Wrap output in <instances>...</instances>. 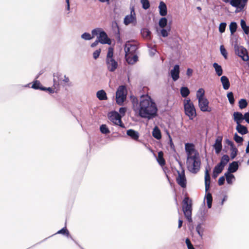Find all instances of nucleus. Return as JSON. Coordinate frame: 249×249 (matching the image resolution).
<instances>
[{
    "label": "nucleus",
    "instance_id": "nucleus-1",
    "mask_svg": "<svg viewBox=\"0 0 249 249\" xmlns=\"http://www.w3.org/2000/svg\"><path fill=\"white\" fill-rule=\"evenodd\" d=\"M133 109L137 116L148 121L153 120L158 115V108L155 101L148 94H142L140 99L134 95L130 96Z\"/></svg>",
    "mask_w": 249,
    "mask_h": 249
},
{
    "label": "nucleus",
    "instance_id": "nucleus-2",
    "mask_svg": "<svg viewBox=\"0 0 249 249\" xmlns=\"http://www.w3.org/2000/svg\"><path fill=\"white\" fill-rule=\"evenodd\" d=\"M210 169V165L208 162L205 167L204 182L205 188V195L204 196V203L205 200H206L208 208L210 209L212 207L213 197L211 193L208 191L210 185L211 177L209 174V170Z\"/></svg>",
    "mask_w": 249,
    "mask_h": 249
},
{
    "label": "nucleus",
    "instance_id": "nucleus-3",
    "mask_svg": "<svg viewBox=\"0 0 249 249\" xmlns=\"http://www.w3.org/2000/svg\"><path fill=\"white\" fill-rule=\"evenodd\" d=\"M201 160L198 152L191 156H187L186 165L187 169L192 173L196 174L200 170Z\"/></svg>",
    "mask_w": 249,
    "mask_h": 249
},
{
    "label": "nucleus",
    "instance_id": "nucleus-4",
    "mask_svg": "<svg viewBox=\"0 0 249 249\" xmlns=\"http://www.w3.org/2000/svg\"><path fill=\"white\" fill-rule=\"evenodd\" d=\"M105 62L107 69L110 72H114L118 67V63L114 56V48L112 47L108 48Z\"/></svg>",
    "mask_w": 249,
    "mask_h": 249
},
{
    "label": "nucleus",
    "instance_id": "nucleus-5",
    "mask_svg": "<svg viewBox=\"0 0 249 249\" xmlns=\"http://www.w3.org/2000/svg\"><path fill=\"white\" fill-rule=\"evenodd\" d=\"M116 103L119 106L124 105L125 99L126 98L127 89L125 85L119 86L115 93Z\"/></svg>",
    "mask_w": 249,
    "mask_h": 249
},
{
    "label": "nucleus",
    "instance_id": "nucleus-6",
    "mask_svg": "<svg viewBox=\"0 0 249 249\" xmlns=\"http://www.w3.org/2000/svg\"><path fill=\"white\" fill-rule=\"evenodd\" d=\"M183 103L185 115L189 117L190 120H193L196 116V108L193 103L190 99H184Z\"/></svg>",
    "mask_w": 249,
    "mask_h": 249
},
{
    "label": "nucleus",
    "instance_id": "nucleus-7",
    "mask_svg": "<svg viewBox=\"0 0 249 249\" xmlns=\"http://www.w3.org/2000/svg\"><path fill=\"white\" fill-rule=\"evenodd\" d=\"M108 119L114 125H119L121 127L125 128L124 124L122 121L120 115L116 111L109 112L107 114Z\"/></svg>",
    "mask_w": 249,
    "mask_h": 249
},
{
    "label": "nucleus",
    "instance_id": "nucleus-8",
    "mask_svg": "<svg viewBox=\"0 0 249 249\" xmlns=\"http://www.w3.org/2000/svg\"><path fill=\"white\" fill-rule=\"evenodd\" d=\"M182 211L185 217L189 223H192V206L191 202L189 203L187 200L184 199L182 201Z\"/></svg>",
    "mask_w": 249,
    "mask_h": 249
},
{
    "label": "nucleus",
    "instance_id": "nucleus-9",
    "mask_svg": "<svg viewBox=\"0 0 249 249\" xmlns=\"http://www.w3.org/2000/svg\"><path fill=\"white\" fill-rule=\"evenodd\" d=\"M234 48L235 54L240 57L243 61H246L249 59V56L247 53V50L237 43L234 44Z\"/></svg>",
    "mask_w": 249,
    "mask_h": 249
},
{
    "label": "nucleus",
    "instance_id": "nucleus-10",
    "mask_svg": "<svg viewBox=\"0 0 249 249\" xmlns=\"http://www.w3.org/2000/svg\"><path fill=\"white\" fill-rule=\"evenodd\" d=\"M178 176L176 178V181L178 184L182 188H185L187 185V180L185 175V170H182L181 172L177 170Z\"/></svg>",
    "mask_w": 249,
    "mask_h": 249
},
{
    "label": "nucleus",
    "instance_id": "nucleus-11",
    "mask_svg": "<svg viewBox=\"0 0 249 249\" xmlns=\"http://www.w3.org/2000/svg\"><path fill=\"white\" fill-rule=\"evenodd\" d=\"M198 101V107L201 111L208 112L212 111L211 107H209V102L206 97H204V98L199 99Z\"/></svg>",
    "mask_w": 249,
    "mask_h": 249
},
{
    "label": "nucleus",
    "instance_id": "nucleus-12",
    "mask_svg": "<svg viewBox=\"0 0 249 249\" xmlns=\"http://www.w3.org/2000/svg\"><path fill=\"white\" fill-rule=\"evenodd\" d=\"M131 23L134 24L137 23L136 17L133 7L131 10V14L125 16L124 19V23L125 25H128Z\"/></svg>",
    "mask_w": 249,
    "mask_h": 249
},
{
    "label": "nucleus",
    "instance_id": "nucleus-13",
    "mask_svg": "<svg viewBox=\"0 0 249 249\" xmlns=\"http://www.w3.org/2000/svg\"><path fill=\"white\" fill-rule=\"evenodd\" d=\"M223 137L218 136L215 140L214 143L213 145V147L214 149L215 153L218 154L222 149V142Z\"/></svg>",
    "mask_w": 249,
    "mask_h": 249
},
{
    "label": "nucleus",
    "instance_id": "nucleus-14",
    "mask_svg": "<svg viewBox=\"0 0 249 249\" xmlns=\"http://www.w3.org/2000/svg\"><path fill=\"white\" fill-rule=\"evenodd\" d=\"M170 75L173 81H177L179 78V65L176 64L170 71Z\"/></svg>",
    "mask_w": 249,
    "mask_h": 249
},
{
    "label": "nucleus",
    "instance_id": "nucleus-15",
    "mask_svg": "<svg viewBox=\"0 0 249 249\" xmlns=\"http://www.w3.org/2000/svg\"><path fill=\"white\" fill-rule=\"evenodd\" d=\"M240 164L241 162L239 160L232 161L229 163L226 172L231 173V174L236 172L238 170Z\"/></svg>",
    "mask_w": 249,
    "mask_h": 249
},
{
    "label": "nucleus",
    "instance_id": "nucleus-16",
    "mask_svg": "<svg viewBox=\"0 0 249 249\" xmlns=\"http://www.w3.org/2000/svg\"><path fill=\"white\" fill-rule=\"evenodd\" d=\"M185 151L187 154V156H191V154L195 155L196 152H198L195 148L194 143L191 142H187L185 144Z\"/></svg>",
    "mask_w": 249,
    "mask_h": 249
},
{
    "label": "nucleus",
    "instance_id": "nucleus-17",
    "mask_svg": "<svg viewBox=\"0 0 249 249\" xmlns=\"http://www.w3.org/2000/svg\"><path fill=\"white\" fill-rule=\"evenodd\" d=\"M141 34L143 39L150 41L152 39L153 35L149 28L147 27L142 28L141 30Z\"/></svg>",
    "mask_w": 249,
    "mask_h": 249
},
{
    "label": "nucleus",
    "instance_id": "nucleus-18",
    "mask_svg": "<svg viewBox=\"0 0 249 249\" xmlns=\"http://www.w3.org/2000/svg\"><path fill=\"white\" fill-rule=\"evenodd\" d=\"M97 39L100 40L99 42L102 44H107L108 45H110L111 43L110 39L108 37L107 34L104 30L102 32Z\"/></svg>",
    "mask_w": 249,
    "mask_h": 249
},
{
    "label": "nucleus",
    "instance_id": "nucleus-19",
    "mask_svg": "<svg viewBox=\"0 0 249 249\" xmlns=\"http://www.w3.org/2000/svg\"><path fill=\"white\" fill-rule=\"evenodd\" d=\"M248 1V0H237V6H236L234 13L237 14L244 11L246 8Z\"/></svg>",
    "mask_w": 249,
    "mask_h": 249
},
{
    "label": "nucleus",
    "instance_id": "nucleus-20",
    "mask_svg": "<svg viewBox=\"0 0 249 249\" xmlns=\"http://www.w3.org/2000/svg\"><path fill=\"white\" fill-rule=\"evenodd\" d=\"M57 234H60L66 236L68 238H71V240H72L75 244H77V242L75 241L70 234V232L69 230L67 229L66 226L62 228L61 229L55 233L53 234L52 235L53 236Z\"/></svg>",
    "mask_w": 249,
    "mask_h": 249
},
{
    "label": "nucleus",
    "instance_id": "nucleus-21",
    "mask_svg": "<svg viewBox=\"0 0 249 249\" xmlns=\"http://www.w3.org/2000/svg\"><path fill=\"white\" fill-rule=\"evenodd\" d=\"M232 119L236 124H241L244 121V115L239 111H235L232 114Z\"/></svg>",
    "mask_w": 249,
    "mask_h": 249
},
{
    "label": "nucleus",
    "instance_id": "nucleus-22",
    "mask_svg": "<svg viewBox=\"0 0 249 249\" xmlns=\"http://www.w3.org/2000/svg\"><path fill=\"white\" fill-rule=\"evenodd\" d=\"M138 49V47L136 44L130 43H126L124 47V51L126 53H135Z\"/></svg>",
    "mask_w": 249,
    "mask_h": 249
},
{
    "label": "nucleus",
    "instance_id": "nucleus-23",
    "mask_svg": "<svg viewBox=\"0 0 249 249\" xmlns=\"http://www.w3.org/2000/svg\"><path fill=\"white\" fill-rule=\"evenodd\" d=\"M159 14L160 16L163 17L167 14V9L166 4L163 1H161L159 5Z\"/></svg>",
    "mask_w": 249,
    "mask_h": 249
},
{
    "label": "nucleus",
    "instance_id": "nucleus-24",
    "mask_svg": "<svg viewBox=\"0 0 249 249\" xmlns=\"http://www.w3.org/2000/svg\"><path fill=\"white\" fill-rule=\"evenodd\" d=\"M230 161V158L228 155H223L220 158V160L219 163L217 164L221 168L224 169L225 166L228 164Z\"/></svg>",
    "mask_w": 249,
    "mask_h": 249
},
{
    "label": "nucleus",
    "instance_id": "nucleus-25",
    "mask_svg": "<svg viewBox=\"0 0 249 249\" xmlns=\"http://www.w3.org/2000/svg\"><path fill=\"white\" fill-rule=\"evenodd\" d=\"M220 81L223 86V88L225 90H228L230 87V82L229 78L225 75L221 76Z\"/></svg>",
    "mask_w": 249,
    "mask_h": 249
},
{
    "label": "nucleus",
    "instance_id": "nucleus-26",
    "mask_svg": "<svg viewBox=\"0 0 249 249\" xmlns=\"http://www.w3.org/2000/svg\"><path fill=\"white\" fill-rule=\"evenodd\" d=\"M126 135L134 140H138L140 136L139 132L133 129H128L126 131Z\"/></svg>",
    "mask_w": 249,
    "mask_h": 249
},
{
    "label": "nucleus",
    "instance_id": "nucleus-27",
    "mask_svg": "<svg viewBox=\"0 0 249 249\" xmlns=\"http://www.w3.org/2000/svg\"><path fill=\"white\" fill-rule=\"evenodd\" d=\"M125 58L127 63L130 65H134L139 61V57L137 54L125 56Z\"/></svg>",
    "mask_w": 249,
    "mask_h": 249
},
{
    "label": "nucleus",
    "instance_id": "nucleus-28",
    "mask_svg": "<svg viewBox=\"0 0 249 249\" xmlns=\"http://www.w3.org/2000/svg\"><path fill=\"white\" fill-rule=\"evenodd\" d=\"M153 137L158 140L161 139L162 135L160 129L158 126H155L152 132Z\"/></svg>",
    "mask_w": 249,
    "mask_h": 249
},
{
    "label": "nucleus",
    "instance_id": "nucleus-29",
    "mask_svg": "<svg viewBox=\"0 0 249 249\" xmlns=\"http://www.w3.org/2000/svg\"><path fill=\"white\" fill-rule=\"evenodd\" d=\"M240 26L244 34L249 36V26L247 24L244 19H240Z\"/></svg>",
    "mask_w": 249,
    "mask_h": 249
},
{
    "label": "nucleus",
    "instance_id": "nucleus-30",
    "mask_svg": "<svg viewBox=\"0 0 249 249\" xmlns=\"http://www.w3.org/2000/svg\"><path fill=\"white\" fill-rule=\"evenodd\" d=\"M236 130L238 133L242 135H245L249 132L247 126L241 124H238L236 125Z\"/></svg>",
    "mask_w": 249,
    "mask_h": 249
},
{
    "label": "nucleus",
    "instance_id": "nucleus-31",
    "mask_svg": "<svg viewBox=\"0 0 249 249\" xmlns=\"http://www.w3.org/2000/svg\"><path fill=\"white\" fill-rule=\"evenodd\" d=\"M225 176L227 184L229 185L232 184L234 181L235 180L236 178L234 175L231 173L225 172Z\"/></svg>",
    "mask_w": 249,
    "mask_h": 249
},
{
    "label": "nucleus",
    "instance_id": "nucleus-32",
    "mask_svg": "<svg viewBox=\"0 0 249 249\" xmlns=\"http://www.w3.org/2000/svg\"><path fill=\"white\" fill-rule=\"evenodd\" d=\"M224 170L223 168L220 167L217 164L214 166L213 170L212 177L213 178H216L218 175L221 173Z\"/></svg>",
    "mask_w": 249,
    "mask_h": 249
},
{
    "label": "nucleus",
    "instance_id": "nucleus-33",
    "mask_svg": "<svg viewBox=\"0 0 249 249\" xmlns=\"http://www.w3.org/2000/svg\"><path fill=\"white\" fill-rule=\"evenodd\" d=\"M96 97L100 101L107 99V94L104 89H100L97 91Z\"/></svg>",
    "mask_w": 249,
    "mask_h": 249
},
{
    "label": "nucleus",
    "instance_id": "nucleus-34",
    "mask_svg": "<svg viewBox=\"0 0 249 249\" xmlns=\"http://www.w3.org/2000/svg\"><path fill=\"white\" fill-rule=\"evenodd\" d=\"M213 67L214 69V71L217 76H222V75L223 73V70L220 65L216 62H214L213 64Z\"/></svg>",
    "mask_w": 249,
    "mask_h": 249
},
{
    "label": "nucleus",
    "instance_id": "nucleus-35",
    "mask_svg": "<svg viewBox=\"0 0 249 249\" xmlns=\"http://www.w3.org/2000/svg\"><path fill=\"white\" fill-rule=\"evenodd\" d=\"M171 23H169V24L166 26L165 28H162L160 30V34L161 36L163 37H166L168 36L170 32L171 31Z\"/></svg>",
    "mask_w": 249,
    "mask_h": 249
},
{
    "label": "nucleus",
    "instance_id": "nucleus-36",
    "mask_svg": "<svg viewBox=\"0 0 249 249\" xmlns=\"http://www.w3.org/2000/svg\"><path fill=\"white\" fill-rule=\"evenodd\" d=\"M31 88L36 90H41L42 88H43V86L39 80L35 79L32 82Z\"/></svg>",
    "mask_w": 249,
    "mask_h": 249
},
{
    "label": "nucleus",
    "instance_id": "nucleus-37",
    "mask_svg": "<svg viewBox=\"0 0 249 249\" xmlns=\"http://www.w3.org/2000/svg\"><path fill=\"white\" fill-rule=\"evenodd\" d=\"M158 163L161 166H164L165 164V160L163 157V153L162 151L158 152V157H156Z\"/></svg>",
    "mask_w": 249,
    "mask_h": 249
},
{
    "label": "nucleus",
    "instance_id": "nucleus-38",
    "mask_svg": "<svg viewBox=\"0 0 249 249\" xmlns=\"http://www.w3.org/2000/svg\"><path fill=\"white\" fill-rule=\"evenodd\" d=\"M180 93L183 98L186 97L190 93L189 89L186 86H182L180 89Z\"/></svg>",
    "mask_w": 249,
    "mask_h": 249
},
{
    "label": "nucleus",
    "instance_id": "nucleus-39",
    "mask_svg": "<svg viewBox=\"0 0 249 249\" xmlns=\"http://www.w3.org/2000/svg\"><path fill=\"white\" fill-rule=\"evenodd\" d=\"M202 223H199L196 226V232L199 235V236L200 237L201 239L203 238V232L204 231V228L202 227Z\"/></svg>",
    "mask_w": 249,
    "mask_h": 249
},
{
    "label": "nucleus",
    "instance_id": "nucleus-40",
    "mask_svg": "<svg viewBox=\"0 0 249 249\" xmlns=\"http://www.w3.org/2000/svg\"><path fill=\"white\" fill-rule=\"evenodd\" d=\"M238 27L237 23L235 21H231L229 25V29L231 32V35L233 36V34L236 31Z\"/></svg>",
    "mask_w": 249,
    "mask_h": 249
},
{
    "label": "nucleus",
    "instance_id": "nucleus-41",
    "mask_svg": "<svg viewBox=\"0 0 249 249\" xmlns=\"http://www.w3.org/2000/svg\"><path fill=\"white\" fill-rule=\"evenodd\" d=\"M103 31L104 30L101 28H94L91 31V36H93V38L96 36L97 38H98V37L99 36Z\"/></svg>",
    "mask_w": 249,
    "mask_h": 249
},
{
    "label": "nucleus",
    "instance_id": "nucleus-42",
    "mask_svg": "<svg viewBox=\"0 0 249 249\" xmlns=\"http://www.w3.org/2000/svg\"><path fill=\"white\" fill-rule=\"evenodd\" d=\"M231 154L230 158L231 160H233L235 158L238 153V149L235 146L233 147H230Z\"/></svg>",
    "mask_w": 249,
    "mask_h": 249
},
{
    "label": "nucleus",
    "instance_id": "nucleus-43",
    "mask_svg": "<svg viewBox=\"0 0 249 249\" xmlns=\"http://www.w3.org/2000/svg\"><path fill=\"white\" fill-rule=\"evenodd\" d=\"M100 131L104 134H109L110 133V131L106 124H102L100 126Z\"/></svg>",
    "mask_w": 249,
    "mask_h": 249
},
{
    "label": "nucleus",
    "instance_id": "nucleus-44",
    "mask_svg": "<svg viewBox=\"0 0 249 249\" xmlns=\"http://www.w3.org/2000/svg\"><path fill=\"white\" fill-rule=\"evenodd\" d=\"M233 139L236 143H238V146H240L243 144L244 139L242 137L238 135L237 133H235L233 135Z\"/></svg>",
    "mask_w": 249,
    "mask_h": 249
},
{
    "label": "nucleus",
    "instance_id": "nucleus-45",
    "mask_svg": "<svg viewBox=\"0 0 249 249\" xmlns=\"http://www.w3.org/2000/svg\"><path fill=\"white\" fill-rule=\"evenodd\" d=\"M168 25V20L166 18L162 17L160 19L159 21V25L160 28L166 27V26Z\"/></svg>",
    "mask_w": 249,
    "mask_h": 249
},
{
    "label": "nucleus",
    "instance_id": "nucleus-46",
    "mask_svg": "<svg viewBox=\"0 0 249 249\" xmlns=\"http://www.w3.org/2000/svg\"><path fill=\"white\" fill-rule=\"evenodd\" d=\"M227 97L230 104L231 105H233L235 103V99L233 93L232 91L228 92L227 94Z\"/></svg>",
    "mask_w": 249,
    "mask_h": 249
},
{
    "label": "nucleus",
    "instance_id": "nucleus-47",
    "mask_svg": "<svg viewBox=\"0 0 249 249\" xmlns=\"http://www.w3.org/2000/svg\"><path fill=\"white\" fill-rule=\"evenodd\" d=\"M248 106V102L247 100L244 98H242L239 100L238 102V106L240 109H243L246 107Z\"/></svg>",
    "mask_w": 249,
    "mask_h": 249
},
{
    "label": "nucleus",
    "instance_id": "nucleus-48",
    "mask_svg": "<svg viewBox=\"0 0 249 249\" xmlns=\"http://www.w3.org/2000/svg\"><path fill=\"white\" fill-rule=\"evenodd\" d=\"M205 91L203 89L200 88L197 91L196 93V98L198 100L201 99L205 97L204 96Z\"/></svg>",
    "mask_w": 249,
    "mask_h": 249
},
{
    "label": "nucleus",
    "instance_id": "nucleus-49",
    "mask_svg": "<svg viewBox=\"0 0 249 249\" xmlns=\"http://www.w3.org/2000/svg\"><path fill=\"white\" fill-rule=\"evenodd\" d=\"M220 52L221 54L223 56V57L225 59H227L228 57V53L226 50V49L224 48V46L223 45H221L220 46Z\"/></svg>",
    "mask_w": 249,
    "mask_h": 249
},
{
    "label": "nucleus",
    "instance_id": "nucleus-50",
    "mask_svg": "<svg viewBox=\"0 0 249 249\" xmlns=\"http://www.w3.org/2000/svg\"><path fill=\"white\" fill-rule=\"evenodd\" d=\"M142 8L144 10H147L150 7V2L148 0H141Z\"/></svg>",
    "mask_w": 249,
    "mask_h": 249
},
{
    "label": "nucleus",
    "instance_id": "nucleus-51",
    "mask_svg": "<svg viewBox=\"0 0 249 249\" xmlns=\"http://www.w3.org/2000/svg\"><path fill=\"white\" fill-rule=\"evenodd\" d=\"M81 38L85 40H90L93 38L91 35L88 32H84L81 36Z\"/></svg>",
    "mask_w": 249,
    "mask_h": 249
},
{
    "label": "nucleus",
    "instance_id": "nucleus-52",
    "mask_svg": "<svg viewBox=\"0 0 249 249\" xmlns=\"http://www.w3.org/2000/svg\"><path fill=\"white\" fill-rule=\"evenodd\" d=\"M168 144L170 146L171 149L172 150V151L174 153H175L176 154H177L178 155V153L176 151V148H175V145H174V142H173L172 137H170V139H169V141H168Z\"/></svg>",
    "mask_w": 249,
    "mask_h": 249
},
{
    "label": "nucleus",
    "instance_id": "nucleus-53",
    "mask_svg": "<svg viewBox=\"0 0 249 249\" xmlns=\"http://www.w3.org/2000/svg\"><path fill=\"white\" fill-rule=\"evenodd\" d=\"M41 91L48 92L49 94H53L54 92L57 93V90L55 91L54 89L52 87H45L43 86Z\"/></svg>",
    "mask_w": 249,
    "mask_h": 249
},
{
    "label": "nucleus",
    "instance_id": "nucleus-54",
    "mask_svg": "<svg viewBox=\"0 0 249 249\" xmlns=\"http://www.w3.org/2000/svg\"><path fill=\"white\" fill-rule=\"evenodd\" d=\"M227 23L225 22H221L219 25L218 30L220 33H223L225 31Z\"/></svg>",
    "mask_w": 249,
    "mask_h": 249
},
{
    "label": "nucleus",
    "instance_id": "nucleus-55",
    "mask_svg": "<svg viewBox=\"0 0 249 249\" xmlns=\"http://www.w3.org/2000/svg\"><path fill=\"white\" fill-rule=\"evenodd\" d=\"M223 1L226 3H230L232 7L236 9V6H237V0H223Z\"/></svg>",
    "mask_w": 249,
    "mask_h": 249
},
{
    "label": "nucleus",
    "instance_id": "nucleus-56",
    "mask_svg": "<svg viewBox=\"0 0 249 249\" xmlns=\"http://www.w3.org/2000/svg\"><path fill=\"white\" fill-rule=\"evenodd\" d=\"M126 112V108L124 107H122L119 108V114L120 115V117L122 118L124 116Z\"/></svg>",
    "mask_w": 249,
    "mask_h": 249
},
{
    "label": "nucleus",
    "instance_id": "nucleus-57",
    "mask_svg": "<svg viewBox=\"0 0 249 249\" xmlns=\"http://www.w3.org/2000/svg\"><path fill=\"white\" fill-rule=\"evenodd\" d=\"M101 53V49L100 48L95 50L93 53V58L95 60H96L97 58H99Z\"/></svg>",
    "mask_w": 249,
    "mask_h": 249
},
{
    "label": "nucleus",
    "instance_id": "nucleus-58",
    "mask_svg": "<svg viewBox=\"0 0 249 249\" xmlns=\"http://www.w3.org/2000/svg\"><path fill=\"white\" fill-rule=\"evenodd\" d=\"M185 243L188 249H195L194 246L191 243L190 239L188 238L185 239Z\"/></svg>",
    "mask_w": 249,
    "mask_h": 249
},
{
    "label": "nucleus",
    "instance_id": "nucleus-59",
    "mask_svg": "<svg viewBox=\"0 0 249 249\" xmlns=\"http://www.w3.org/2000/svg\"><path fill=\"white\" fill-rule=\"evenodd\" d=\"M226 178L225 175L221 176L218 179V184L219 186H221L224 184Z\"/></svg>",
    "mask_w": 249,
    "mask_h": 249
},
{
    "label": "nucleus",
    "instance_id": "nucleus-60",
    "mask_svg": "<svg viewBox=\"0 0 249 249\" xmlns=\"http://www.w3.org/2000/svg\"><path fill=\"white\" fill-rule=\"evenodd\" d=\"M207 213V211H205V210L201 212L200 220L201 221L203 222L206 220Z\"/></svg>",
    "mask_w": 249,
    "mask_h": 249
},
{
    "label": "nucleus",
    "instance_id": "nucleus-61",
    "mask_svg": "<svg viewBox=\"0 0 249 249\" xmlns=\"http://www.w3.org/2000/svg\"><path fill=\"white\" fill-rule=\"evenodd\" d=\"M237 36L235 35H234V34H233V36L231 35L230 42L232 45H234V44H233L234 43V44H235L236 43H237Z\"/></svg>",
    "mask_w": 249,
    "mask_h": 249
},
{
    "label": "nucleus",
    "instance_id": "nucleus-62",
    "mask_svg": "<svg viewBox=\"0 0 249 249\" xmlns=\"http://www.w3.org/2000/svg\"><path fill=\"white\" fill-rule=\"evenodd\" d=\"M225 142L230 147H233L235 146L234 142L229 139H225Z\"/></svg>",
    "mask_w": 249,
    "mask_h": 249
},
{
    "label": "nucleus",
    "instance_id": "nucleus-63",
    "mask_svg": "<svg viewBox=\"0 0 249 249\" xmlns=\"http://www.w3.org/2000/svg\"><path fill=\"white\" fill-rule=\"evenodd\" d=\"M244 120L249 124V111L245 112L244 114Z\"/></svg>",
    "mask_w": 249,
    "mask_h": 249
},
{
    "label": "nucleus",
    "instance_id": "nucleus-64",
    "mask_svg": "<svg viewBox=\"0 0 249 249\" xmlns=\"http://www.w3.org/2000/svg\"><path fill=\"white\" fill-rule=\"evenodd\" d=\"M114 36H115L116 39L118 43H122V39L121 37L120 33L118 34H116V35H114Z\"/></svg>",
    "mask_w": 249,
    "mask_h": 249
}]
</instances>
